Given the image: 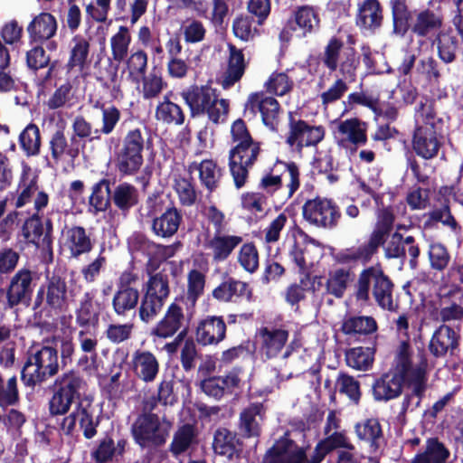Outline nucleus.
I'll return each mask as SVG.
<instances>
[{
    "instance_id": "f257e3e1",
    "label": "nucleus",
    "mask_w": 463,
    "mask_h": 463,
    "mask_svg": "<svg viewBox=\"0 0 463 463\" xmlns=\"http://www.w3.org/2000/svg\"><path fill=\"white\" fill-rule=\"evenodd\" d=\"M394 371L374 379L372 394L375 402H388L398 398L403 385L410 391L401 404L400 416L414 411L421 404L428 389V359L423 348L418 349L417 362L413 365L412 350L408 340L400 343L393 360Z\"/></svg>"
},
{
    "instance_id": "f03ea898",
    "label": "nucleus",
    "mask_w": 463,
    "mask_h": 463,
    "mask_svg": "<svg viewBox=\"0 0 463 463\" xmlns=\"http://www.w3.org/2000/svg\"><path fill=\"white\" fill-rule=\"evenodd\" d=\"M231 137L235 145L229 152V168L237 189L243 187L250 169L258 161L262 151L260 141L255 140L245 121L238 118L231 126Z\"/></svg>"
},
{
    "instance_id": "7ed1b4c3",
    "label": "nucleus",
    "mask_w": 463,
    "mask_h": 463,
    "mask_svg": "<svg viewBox=\"0 0 463 463\" xmlns=\"http://www.w3.org/2000/svg\"><path fill=\"white\" fill-rule=\"evenodd\" d=\"M421 124H417L411 137V146L414 153L425 159L436 157L443 145L444 120L438 115L434 101L430 104L420 101L416 107Z\"/></svg>"
},
{
    "instance_id": "20e7f679",
    "label": "nucleus",
    "mask_w": 463,
    "mask_h": 463,
    "mask_svg": "<svg viewBox=\"0 0 463 463\" xmlns=\"http://www.w3.org/2000/svg\"><path fill=\"white\" fill-rule=\"evenodd\" d=\"M354 288L356 301L368 303L372 295L380 307L393 310L394 284L380 263L363 269Z\"/></svg>"
},
{
    "instance_id": "39448f33",
    "label": "nucleus",
    "mask_w": 463,
    "mask_h": 463,
    "mask_svg": "<svg viewBox=\"0 0 463 463\" xmlns=\"http://www.w3.org/2000/svg\"><path fill=\"white\" fill-rule=\"evenodd\" d=\"M300 173L295 162L277 160L261 177L258 188L273 198L272 203L284 204L299 188Z\"/></svg>"
},
{
    "instance_id": "423d86ee",
    "label": "nucleus",
    "mask_w": 463,
    "mask_h": 463,
    "mask_svg": "<svg viewBox=\"0 0 463 463\" xmlns=\"http://www.w3.org/2000/svg\"><path fill=\"white\" fill-rule=\"evenodd\" d=\"M180 96L188 106L191 118L206 115L209 121L218 125L229 113L230 101L219 99L216 89L209 85H191Z\"/></svg>"
},
{
    "instance_id": "0eeeda50",
    "label": "nucleus",
    "mask_w": 463,
    "mask_h": 463,
    "mask_svg": "<svg viewBox=\"0 0 463 463\" xmlns=\"http://www.w3.org/2000/svg\"><path fill=\"white\" fill-rule=\"evenodd\" d=\"M320 63L330 74L338 72L341 78L352 82L356 80L361 57L354 46H345L342 38L334 35L317 57L316 72Z\"/></svg>"
},
{
    "instance_id": "6e6552de",
    "label": "nucleus",
    "mask_w": 463,
    "mask_h": 463,
    "mask_svg": "<svg viewBox=\"0 0 463 463\" xmlns=\"http://www.w3.org/2000/svg\"><path fill=\"white\" fill-rule=\"evenodd\" d=\"M86 386V381L78 371L71 369L57 376L51 387L49 414L52 417L66 415L73 403L81 402V392Z\"/></svg>"
},
{
    "instance_id": "1a4fd4ad",
    "label": "nucleus",
    "mask_w": 463,
    "mask_h": 463,
    "mask_svg": "<svg viewBox=\"0 0 463 463\" xmlns=\"http://www.w3.org/2000/svg\"><path fill=\"white\" fill-rule=\"evenodd\" d=\"M146 139L140 128H133L123 136L114 152L113 163L122 177L139 173L144 165Z\"/></svg>"
},
{
    "instance_id": "9d476101",
    "label": "nucleus",
    "mask_w": 463,
    "mask_h": 463,
    "mask_svg": "<svg viewBox=\"0 0 463 463\" xmlns=\"http://www.w3.org/2000/svg\"><path fill=\"white\" fill-rule=\"evenodd\" d=\"M40 307L55 315L68 311L70 298L65 278L54 273L46 277L45 282L37 290L33 302L34 310Z\"/></svg>"
},
{
    "instance_id": "9b49d317",
    "label": "nucleus",
    "mask_w": 463,
    "mask_h": 463,
    "mask_svg": "<svg viewBox=\"0 0 463 463\" xmlns=\"http://www.w3.org/2000/svg\"><path fill=\"white\" fill-rule=\"evenodd\" d=\"M302 216L310 225L331 231L338 226L342 213L333 199L317 196L305 202Z\"/></svg>"
},
{
    "instance_id": "f8f14e48",
    "label": "nucleus",
    "mask_w": 463,
    "mask_h": 463,
    "mask_svg": "<svg viewBox=\"0 0 463 463\" xmlns=\"http://www.w3.org/2000/svg\"><path fill=\"white\" fill-rule=\"evenodd\" d=\"M288 128L285 143L298 153H301L304 147L317 146L326 135L323 126L296 118L293 112L288 113Z\"/></svg>"
},
{
    "instance_id": "ddd939ff",
    "label": "nucleus",
    "mask_w": 463,
    "mask_h": 463,
    "mask_svg": "<svg viewBox=\"0 0 463 463\" xmlns=\"http://www.w3.org/2000/svg\"><path fill=\"white\" fill-rule=\"evenodd\" d=\"M280 105L271 96H267L263 91L253 92L248 96L244 106V114H250L255 117L259 112L262 123L271 131H278L279 122Z\"/></svg>"
},
{
    "instance_id": "4468645a",
    "label": "nucleus",
    "mask_w": 463,
    "mask_h": 463,
    "mask_svg": "<svg viewBox=\"0 0 463 463\" xmlns=\"http://www.w3.org/2000/svg\"><path fill=\"white\" fill-rule=\"evenodd\" d=\"M131 432L137 444L142 448L160 447L166 441L167 433L161 430L157 414L138 415Z\"/></svg>"
},
{
    "instance_id": "2eb2a0df",
    "label": "nucleus",
    "mask_w": 463,
    "mask_h": 463,
    "mask_svg": "<svg viewBox=\"0 0 463 463\" xmlns=\"http://www.w3.org/2000/svg\"><path fill=\"white\" fill-rule=\"evenodd\" d=\"M306 459L307 448L298 446L287 431L267 449L261 463H303Z\"/></svg>"
},
{
    "instance_id": "dca6fc26",
    "label": "nucleus",
    "mask_w": 463,
    "mask_h": 463,
    "mask_svg": "<svg viewBox=\"0 0 463 463\" xmlns=\"http://www.w3.org/2000/svg\"><path fill=\"white\" fill-rule=\"evenodd\" d=\"M33 272L26 268L17 270L11 278L6 288V301L9 308L18 305H28L33 292Z\"/></svg>"
},
{
    "instance_id": "f3484780",
    "label": "nucleus",
    "mask_w": 463,
    "mask_h": 463,
    "mask_svg": "<svg viewBox=\"0 0 463 463\" xmlns=\"http://www.w3.org/2000/svg\"><path fill=\"white\" fill-rule=\"evenodd\" d=\"M460 335L450 326L440 325L432 334L428 345L430 354L439 359L455 356L459 352Z\"/></svg>"
},
{
    "instance_id": "a211bd4d",
    "label": "nucleus",
    "mask_w": 463,
    "mask_h": 463,
    "mask_svg": "<svg viewBox=\"0 0 463 463\" xmlns=\"http://www.w3.org/2000/svg\"><path fill=\"white\" fill-rule=\"evenodd\" d=\"M390 240L384 244V256L386 259H399L401 260H406V253L403 250V246H407L409 256V264L412 269L418 267V259L420 254L419 244L413 236L409 235L403 237L402 233L394 232L389 236Z\"/></svg>"
},
{
    "instance_id": "6ab92c4d",
    "label": "nucleus",
    "mask_w": 463,
    "mask_h": 463,
    "mask_svg": "<svg viewBox=\"0 0 463 463\" xmlns=\"http://www.w3.org/2000/svg\"><path fill=\"white\" fill-rule=\"evenodd\" d=\"M226 332L222 316L208 315L198 321L195 339L202 346L217 345L226 338Z\"/></svg>"
},
{
    "instance_id": "aec40b11",
    "label": "nucleus",
    "mask_w": 463,
    "mask_h": 463,
    "mask_svg": "<svg viewBox=\"0 0 463 463\" xmlns=\"http://www.w3.org/2000/svg\"><path fill=\"white\" fill-rule=\"evenodd\" d=\"M183 307L176 302L171 303L163 317L151 328L150 335L154 338L166 339L174 336L180 329L186 326Z\"/></svg>"
},
{
    "instance_id": "412c9836",
    "label": "nucleus",
    "mask_w": 463,
    "mask_h": 463,
    "mask_svg": "<svg viewBox=\"0 0 463 463\" xmlns=\"http://www.w3.org/2000/svg\"><path fill=\"white\" fill-rule=\"evenodd\" d=\"M182 222V210L170 202L164 212L152 219L150 230L156 237L170 239L177 233Z\"/></svg>"
},
{
    "instance_id": "4be33fe9",
    "label": "nucleus",
    "mask_w": 463,
    "mask_h": 463,
    "mask_svg": "<svg viewBox=\"0 0 463 463\" xmlns=\"http://www.w3.org/2000/svg\"><path fill=\"white\" fill-rule=\"evenodd\" d=\"M181 246V242L177 241L171 245H163L156 243L146 235L137 232L128 240V247L132 252H140L146 256L151 261L157 257L166 260L175 255V249Z\"/></svg>"
},
{
    "instance_id": "5701e85b",
    "label": "nucleus",
    "mask_w": 463,
    "mask_h": 463,
    "mask_svg": "<svg viewBox=\"0 0 463 463\" xmlns=\"http://www.w3.org/2000/svg\"><path fill=\"white\" fill-rule=\"evenodd\" d=\"M213 298L220 303H237L243 299L252 300V288L247 282L227 277L212 292Z\"/></svg>"
},
{
    "instance_id": "b1692460",
    "label": "nucleus",
    "mask_w": 463,
    "mask_h": 463,
    "mask_svg": "<svg viewBox=\"0 0 463 463\" xmlns=\"http://www.w3.org/2000/svg\"><path fill=\"white\" fill-rule=\"evenodd\" d=\"M319 18L315 9L308 5L298 7L294 14L288 20L281 31L282 35L297 37L306 36L311 33L315 24H318Z\"/></svg>"
},
{
    "instance_id": "393cba45",
    "label": "nucleus",
    "mask_w": 463,
    "mask_h": 463,
    "mask_svg": "<svg viewBox=\"0 0 463 463\" xmlns=\"http://www.w3.org/2000/svg\"><path fill=\"white\" fill-rule=\"evenodd\" d=\"M94 290L86 291L80 299L79 306L75 309L76 324L80 327L89 329L96 328L99 324L101 311L105 305L99 301H94Z\"/></svg>"
},
{
    "instance_id": "a878e982",
    "label": "nucleus",
    "mask_w": 463,
    "mask_h": 463,
    "mask_svg": "<svg viewBox=\"0 0 463 463\" xmlns=\"http://www.w3.org/2000/svg\"><path fill=\"white\" fill-rule=\"evenodd\" d=\"M130 366L134 375L148 383L154 382L159 373V362L148 350L137 349L132 354Z\"/></svg>"
},
{
    "instance_id": "bb28decb",
    "label": "nucleus",
    "mask_w": 463,
    "mask_h": 463,
    "mask_svg": "<svg viewBox=\"0 0 463 463\" xmlns=\"http://www.w3.org/2000/svg\"><path fill=\"white\" fill-rule=\"evenodd\" d=\"M265 417V409L261 402L250 403L240 413L239 430L245 439H258L261 434V423Z\"/></svg>"
},
{
    "instance_id": "cd10ccee",
    "label": "nucleus",
    "mask_w": 463,
    "mask_h": 463,
    "mask_svg": "<svg viewBox=\"0 0 463 463\" xmlns=\"http://www.w3.org/2000/svg\"><path fill=\"white\" fill-rule=\"evenodd\" d=\"M354 431L358 439L365 442L369 451L375 454L385 443L382 424L378 418L364 419L354 425Z\"/></svg>"
},
{
    "instance_id": "c85d7f7f",
    "label": "nucleus",
    "mask_w": 463,
    "mask_h": 463,
    "mask_svg": "<svg viewBox=\"0 0 463 463\" xmlns=\"http://www.w3.org/2000/svg\"><path fill=\"white\" fill-rule=\"evenodd\" d=\"M242 242L239 235L225 234L223 232H214L204 246L211 250L213 260L223 262L229 259L233 250Z\"/></svg>"
},
{
    "instance_id": "c756f323",
    "label": "nucleus",
    "mask_w": 463,
    "mask_h": 463,
    "mask_svg": "<svg viewBox=\"0 0 463 463\" xmlns=\"http://www.w3.org/2000/svg\"><path fill=\"white\" fill-rule=\"evenodd\" d=\"M228 52L227 68L222 82L223 89H229L240 81L249 63L245 59L243 50L237 48L234 44H228Z\"/></svg>"
},
{
    "instance_id": "7c9ffc66",
    "label": "nucleus",
    "mask_w": 463,
    "mask_h": 463,
    "mask_svg": "<svg viewBox=\"0 0 463 463\" xmlns=\"http://www.w3.org/2000/svg\"><path fill=\"white\" fill-rule=\"evenodd\" d=\"M423 217L425 229H436L440 223L454 233L461 231V226L451 212L449 200L442 202L439 206H433L430 212L424 213Z\"/></svg>"
},
{
    "instance_id": "2f4dec72",
    "label": "nucleus",
    "mask_w": 463,
    "mask_h": 463,
    "mask_svg": "<svg viewBox=\"0 0 463 463\" xmlns=\"http://www.w3.org/2000/svg\"><path fill=\"white\" fill-rule=\"evenodd\" d=\"M213 449L215 454L232 459L242 452L243 443L236 432L227 428H218L213 434Z\"/></svg>"
},
{
    "instance_id": "473e14b6",
    "label": "nucleus",
    "mask_w": 463,
    "mask_h": 463,
    "mask_svg": "<svg viewBox=\"0 0 463 463\" xmlns=\"http://www.w3.org/2000/svg\"><path fill=\"white\" fill-rule=\"evenodd\" d=\"M261 350L268 359L277 357L285 347L289 332L284 328L263 326L259 330Z\"/></svg>"
},
{
    "instance_id": "72a5a7b5",
    "label": "nucleus",
    "mask_w": 463,
    "mask_h": 463,
    "mask_svg": "<svg viewBox=\"0 0 463 463\" xmlns=\"http://www.w3.org/2000/svg\"><path fill=\"white\" fill-rule=\"evenodd\" d=\"M395 222V215L392 206L382 207L376 212V222L369 235V241L379 250L384 246L391 235Z\"/></svg>"
},
{
    "instance_id": "f704fd0d",
    "label": "nucleus",
    "mask_w": 463,
    "mask_h": 463,
    "mask_svg": "<svg viewBox=\"0 0 463 463\" xmlns=\"http://www.w3.org/2000/svg\"><path fill=\"white\" fill-rule=\"evenodd\" d=\"M56 18L50 13L42 12L28 24L27 32L31 42L43 43L56 34Z\"/></svg>"
},
{
    "instance_id": "c9c22d12",
    "label": "nucleus",
    "mask_w": 463,
    "mask_h": 463,
    "mask_svg": "<svg viewBox=\"0 0 463 463\" xmlns=\"http://www.w3.org/2000/svg\"><path fill=\"white\" fill-rule=\"evenodd\" d=\"M65 247L69 250L71 257L78 259L81 255L90 253L93 249L90 237L82 226L74 225L66 228L63 232Z\"/></svg>"
},
{
    "instance_id": "e433bc0d",
    "label": "nucleus",
    "mask_w": 463,
    "mask_h": 463,
    "mask_svg": "<svg viewBox=\"0 0 463 463\" xmlns=\"http://www.w3.org/2000/svg\"><path fill=\"white\" fill-rule=\"evenodd\" d=\"M139 201V191L130 183H120L112 190L111 203L125 216L138 205Z\"/></svg>"
},
{
    "instance_id": "4c0bfd02",
    "label": "nucleus",
    "mask_w": 463,
    "mask_h": 463,
    "mask_svg": "<svg viewBox=\"0 0 463 463\" xmlns=\"http://www.w3.org/2000/svg\"><path fill=\"white\" fill-rule=\"evenodd\" d=\"M439 59L445 64H450L457 61L460 52V42L458 33L451 29L440 31L435 39Z\"/></svg>"
},
{
    "instance_id": "58836bf2",
    "label": "nucleus",
    "mask_w": 463,
    "mask_h": 463,
    "mask_svg": "<svg viewBox=\"0 0 463 463\" xmlns=\"http://www.w3.org/2000/svg\"><path fill=\"white\" fill-rule=\"evenodd\" d=\"M392 19V33L398 36L404 37L411 32L416 10H411L405 1L396 0L390 5Z\"/></svg>"
},
{
    "instance_id": "ea45409f",
    "label": "nucleus",
    "mask_w": 463,
    "mask_h": 463,
    "mask_svg": "<svg viewBox=\"0 0 463 463\" xmlns=\"http://www.w3.org/2000/svg\"><path fill=\"white\" fill-rule=\"evenodd\" d=\"M27 365L42 368L49 374L55 376L59 372L58 350L54 347L43 345L35 352L30 351L27 357Z\"/></svg>"
},
{
    "instance_id": "a19ab883",
    "label": "nucleus",
    "mask_w": 463,
    "mask_h": 463,
    "mask_svg": "<svg viewBox=\"0 0 463 463\" xmlns=\"http://www.w3.org/2000/svg\"><path fill=\"white\" fill-rule=\"evenodd\" d=\"M354 273L350 268H336L328 271L325 282L324 295H331L335 298H342L353 280Z\"/></svg>"
},
{
    "instance_id": "79ce46f5",
    "label": "nucleus",
    "mask_w": 463,
    "mask_h": 463,
    "mask_svg": "<svg viewBox=\"0 0 463 463\" xmlns=\"http://www.w3.org/2000/svg\"><path fill=\"white\" fill-rule=\"evenodd\" d=\"M52 158L57 163L63 156L75 159L80 154L79 140L71 137V144H68L63 129L56 130L49 141Z\"/></svg>"
},
{
    "instance_id": "37998d69",
    "label": "nucleus",
    "mask_w": 463,
    "mask_h": 463,
    "mask_svg": "<svg viewBox=\"0 0 463 463\" xmlns=\"http://www.w3.org/2000/svg\"><path fill=\"white\" fill-rule=\"evenodd\" d=\"M198 432L196 427L190 423L180 426L174 433L173 439L169 445V451L173 456L178 457L192 447L198 444Z\"/></svg>"
},
{
    "instance_id": "c03bdc74",
    "label": "nucleus",
    "mask_w": 463,
    "mask_h": 463,
    "mask_svg": "<svg viewBox=\"0 0 463 463\" xmlns=\"http://www.w3.org/2000/svg\"><path fill=\"white\" fill-rule=\"evenodd\" d=\"M190 171L198 170L201 184L211 194L219 186L222 176V169L212 159L203 160L197 164L194 162L189 165Z\"/></svg>"
},
{
    "instance_id": "a18cd8bd",
    "label": "nucleus",
    "mask_w": 463,
    "mask_h": 463,
    "mask_svg": "<svg viewBox=\"0 0 463 463\" xmlns=\"http://www.w3.org/2000/svg\"><path fill=\"white\" fill-rule=\"evenodd\" d=\"M449 456V449L438 438H429L424 449L414 456L411 463H447Z\"/></svg>"
},
{
    "instance_id": "49530a36",
    "label": "nucleus",
    "mask_w": 463,
    "mask_h": 463,
    "mask_svg": "<svg viewBox=\"0 0 463 463\" xmlns=\"http://www.w3.org/2000/svg\"><path fill=\"white\" fill-rule=\"evenodd\" d=\"M378 251L379 250L368 240L357 248L352 247L338 251L334 255V260L342 265L357 261L366 264Z\"/></svg>"
},
{
    "instance_id": "de8ad7c7",
    "label": "nucleus",
    "mask_w": 463,
    "mask_h": 463,
    "mask_svg": "<svg viewBox=\"0 0 463 463\" xmlns=\"http://www.w3.org/2000/svg\"><path fill=\"white\" fill-rule=\"evenodd\" d=\"M113 183L109 178L103 177L92 185L89 205L93 208V213L106 212L110 207Z\"/></svg>"
},
{
    "instance_id": "09e8293b",
    "label": "nucleus",
    "mask_w": 463,
    "mask_h": 463,
    "mask_svg": "<svg viewBox=\"0 0 463 463\" xmlns=\"http://www.w3.org/2000/svg\"><path fill=\"white\" fill-rule=\"evenodd\" d=\"M170 95L172 92L165 94L163 100L157 104L155 117L165 124L181 126L185 121L184 111L179 104L170 100Z\"/></svg>"
},
{
    "instance_id": "8fccbe9b",
    "label": "nucleus",
    "mask_w": 463,
    "mask_h": 463,
    "mask_svg": "<svg viewBox=\"0 0 463 463\" xmlns=\"http://www.w3.org/2000/svg\"><path fill=\"white\" fill-rule=\"evenodd\" d=\"M94 411L90 401L83 400L76 404L78 423L83 437L87 439H91L97 435V428L99 425V418H94Z\"/></svg>"
},
{
    "instance_id": "3c124183",
    "label": "nucleus",
    "mask_w": 463,
    "mask_h": 463,
    "mask_svg": "<svg viewBox=\"0 0 463 463\" xmlns=\"http://www.w3.org/2000/svg\"><path fill=\"white\" fill-rule=\"evenodd\" d=\"M139 299L140 293L138 289L117 288L111 299L113 312L119 317H125L129 312L137 307Z\"/></svg>"
},
{
    "instance_id": "603ef678",
    "label": "nucleus",
    "mask_w": 463,
    "mask_h": 463,
    "mask_svg": "<svg viewBox=\"0 0 463 463\" xmlns=\"http://www.w3.org/2000/svg\"><path fill=\"white\" fill-rule=\"evenodd\" d=\"M442 25V19L433 11L425 9L416 12L411 33L418 37H427Z\"/></svg>"
},
{
    "instance_id": "864d4df0",
    "label": "nucleus",
    "mask_w": 463,
    "mask_h": 463,
    "mask_svg": "<svg viewBox=\"0 0 463 463\" xmlns=\"http://www.w3.org/2000/svg\"><path fill=\"white\" fill-rule=\"evenodd\" d=\"M383 7L378 0H365L358 10L356 24L365 28L375 29L383 22Z\"/></svg>"
},
{
    "instance_id": "5fc2aeb1",
    "label": "nucleus",
    "mask_w": 463,
    "mask_h": 463,
    "mask_svg": "<svg viewBox=\"0 0 463 463\" xmlns=\"http://www.w3.org/2000/svg\"><path fill=\"white\" fill-rule=\"evenodd\" d=\"M71 43L73 45L66 66L69 71H72L74 68L82 71L87 64L90 53V41L81 34H76L72 37Z\"/></svg>"
},
{
    "instance_id": "6e6d98bb",
    "label": "nucleus",
    "mask_w": 463,
    "mask_h": 463,
    "mask_svg": "<svg viewBox=\"0 0 463 463\" xmlns=\"http://www.w3.org/2000/svg\"><path fill=\"white\" fill-rule=\"evenodd\" d=\"M19 145L27 157L40 155L42 146L41 132L34 123L28 124L19 135Z\"/></svg>"
},
{
    "instance_id": "4d7b16f0",
    "label": "nucleus",
    "mask_w": 463,
    "mask_h": 463,
    "mask_svg": "<svg viewBox=\"0 0 463 463\" xmlns=\"http://www.w3.org/2000/svg\"><path fill=\"white\" fill-rule=\"evenodd\" d=\"M378 326L373 317H350L345 319L341 331L345 335H371L377 331Z\"/></svg>"
},
{
    "instance_id": "13d9d810",
    "label": "nucleus",
    "mask_w": 463,
    "mask_h": 463,
    "mask_svg": "<svg viewBox=\"0 0 463 463\" xmlns=\"http://www.w3.org/2000/svg\"><path fill=\"white\" fill-rule=\"evenodd\" d=\"M337 130L342 135H347L348 140L355 146L367 143V123L358 118L341 121Z\"/></svg>"
},
{
    "instance_id": "bf43d9fd",
    "label": "nucleus",
    "mask_w": 463,
    "mask_h": 463,
    "mask_svg": "<svg viewBox=\"0 0 463 463\" xmlns=\"http://www.w3.org/2000/svg\"><path fill=\"white\" fill-rule=\"evenodd\" d=\"M139 300L138 317L139 319L146 324L155 320V318L161 313L166 302L162 299V297H157L156 295H152L146 291H144L143 295L140 296Z\"/></svg>"
},
{
    "instance_id": "052dcab7",
    "label": "nucleus",
    "mask_w": 463,
    "mask_h": 463,
    "mask_svg": "<svg viewBox=\"0 0 463 463\" xmlns=\"http://www.w3.org/2000/svg\"><path fill=\"white\" fill-rule=\"evenodd\" d=\"M335 388L340 394L345 395L354 405H359L362 398L360 382L346 373H339L335 380Z\"/></svg>"
},
{
    "instance_id": "680f3d73",
    "label": "nucleus",
    "mask_w": 463,
    "mask_h": 463,
    "mask_svg": "<svg viewBox=\"0 0 463 463\" xmlns=\"http://www.w3.org/2000/svg\"><path fill=\"white\" fill-rule=\"evenodd\" d=\"M373 347H354L345 354L346 364L356 370L366 371L373 365Z\"/></svg>"
},
{
    "instance_id": "e2e57ef3",
    "label": "nucleus",
    "mask_w": 463,
    "mask_h": 463,
    "mask_svg": "<svg viewBox=\"0 0 463 463\" xmlns=\"http://www.w3.org/2000/svg\"><path fill=\"white\" fill-rule=\"evenodd\" d=\"M132 38L129 29L121 25L118 31L110 38V48L112 59L120 63L128 57L129 45Z\"/></svg>"
},
{
    "instance_id": "0e129e2a",
    "label": "nucleus",
    "mask_w": 463,
    "mask_h": 463,
    "mask_svg": "<svg viewBox=\"0 0 463 463\" xmlns=\"http://www.w3.org/2000/svg\"><path fill=\"white\" fill-rule=\"evenodd\" d=\"M21 396L16 375H13L6 382L0 372V407L5 409L20 404Z\"/></svg>"
},
{
    "instance_id": "69168bd1",
    "label": "nucleus",
    "mask_w": 463,
    "mask_h": 463,
    "mask_svg": "<svg viewBox=\"0 0 463 463\" xmlns=\"http://www.w3.org/2000/svg\"><path fill=\"white\" fill-rule=\"evenodd\" d=\"M21 234L27 245H33L36 248L42 247V238L43 236V222L38 214L27 218L24 222Z\"/></svg>"
},
{
    "instance_id": "338daca9",
    "label": "nucleus",
    "mask_w": 463,
    "mask_h": 463,
    "mask_svg": "<svg viewBox=\"0 0 463 463\" xmlns=\"http://www.w3.org/2000/svg\"><path fill=\"white\" fill-rule=\"evenodd\" d=\"M416 74L424 79L429 85H439L442 74L440 66L432 56L419 60L415 68Z\"/></svg>"
},
{
    "instance_id": "774afa93",
    "label": "nucleus",
    "mask_w": 463,
    "mask_h": 463,
    "mask_svg": "<svg viewBox=\"0 0 463 463\" xmlns=\"http://www.w3.org/2000/svg\"><path fill=\"white\" fill-rule=\"evenodd\" d=\"M428 258L430 269L436 272H443L451 260L448 248L441 242H431L429 245Z\"/></svg>"
}]
</instances>
